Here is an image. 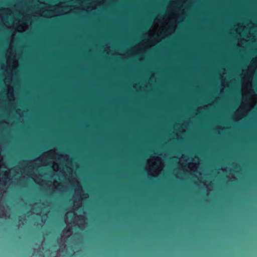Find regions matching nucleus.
I'll use <instances>...</instances> for the list:
<instances>
[{"instance_id": "39448f33", "label": "nucleus", "mask_w": 257, "mask_h": 257, "mask_svg": "<svg viewBox=\"0 0 257 257\" xmlns=\"http://www.w3.org/2000/svg\"><path fill=\"white\" fill-rule=\"evenodd\" d=\"M193 118H195V116H193Z\"/></svg>"}, {"instance_id": "20e7f679", "label": "nucleus", "mask_w": 257, "mask_h": 257, "mask_svg": "<svg viewBox=\"0 0 257 257\" xmlns=\"http://www.w3.org/2000/svg\"><path fill=\"white\" fill-rule=\"evenodd\" d=\"M193 158H194V159H195V156H194V157H193Z\"/></svg>"}, {"instance_id": "f257e3e1", "label": "nucleus", "mask_w": 257, "mask_h": 257, "mask_svg": "<svg viewBox=\"0 0 257 257\" xmlns=\"http://www.w3.org/2000/svg\"><path fill=\"white\" fill-rule=\"evenodd\" d=\"M195 11V7L194 6V11ZM195 58V55L194 54V59ZM195 77V75L194 74V77ZM195 88V86L194 85V88Z\"/></svg>"}, {"instance_id": "7ed1b4c3", "label": "nucleus", "mask_w": 257, "mask_h": 257, "mask_svg": "<svg viewBox=\"0 0 257 257\" xmlns=\"http://www.w3.org/2000/svg\"><path fill=\"white\" fill-rule=\"evenodd\" d=\"M193 184H194V185H195V181H194Z\"/></svg>"}, {"instance_id": "f03ea898", "label": "nucleus", "mask_w": 257, "mask_h": 257, "mask_svg": "<svg viewBox=\"0 0 257 257\" xmlns=\"http://www.w3.org/2000/svg\"><path fill=\"white\" fill-rule=\"evenodd\" d=\"M195 172H196V171H195V170L194 169V171H193L194 175L195 174Z\"/></svg>"}, {"instance_id": "423d86ee", "label": "nucleus", "mask_w": 257, "mask_h": 257, "mask_svg": "<svg viewBox=\"0 0 257 257\" xmlns=\"http://www.w3.org/2000/svg\"><path fill=\"white\" fill-rule=\"evenodd\" d=\"M193 137H194V138L195 137V136H194V135L193 136Z\"/></svg>"}]
</instances>
